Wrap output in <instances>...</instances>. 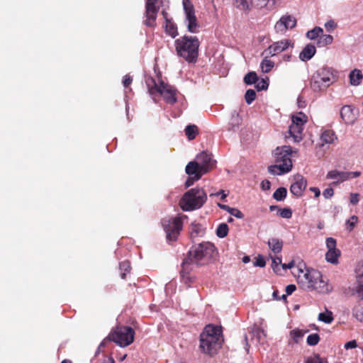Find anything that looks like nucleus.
Wrapping results in <instances>:
<instances>
[{
    "label": "nucleus",
    "instance_id": "f257e3e1",
    "mask_svg": "<svg viewBox=\"0 0 363 363\" xmlns=\"http://www.w3.org/2000/svg\"><path fill=\"white\" fill-rule=\"evenodd\" d=\"M216 252L214 245L209 242L194 246L189 251L182 263L183 270H193L195 267L207 264Z\"/></svg>",
    "mask_w": 363,
    "mask_h": 363
},
{
    "label": "nucleus",
    "instance_id": "f03ea898",
    "mask_svg": "<svg viewBox=\"0 0 363 363\" xmlns=\"http://www.w3.org/2000/svg\"><path fill=\"white\" fill-rule=\"evenodd\" d=\"M298 283L305 290H315L319 293L329 291L328 284L323 279L320 272L314 269H298Z\"/></svg>",
    "mask_w": 363,
    "mask_h": 363
},
{
    "label": "nucleus",
    "instance_id": "7ed1b4c3",
    "mask_svg": "<svg viewBox=\"0 0 363 363\" xmlns=\"http://www.w3.org/2000/svg\"><path fill=\"white\" fill-rule=\"evenodd\" d=\"M200 347L209 355H214L221 347L223 342L221 328L208 325L200 335Z\"/></svg>",
    "mask_w": 363,
    "mask_h": 363
},
{
    "label": "nucleus",
    "instance_id": "20e7f679",
    "mask_svg": "<svg viewBox=\"0 0 363 363\" xmlns=\"http://www.w3.org/2000/svg\"><path fill=\"white\" fill-rule=\"evenodd\" d=\"M200 43L197 37L184 35L175 40L177 55L188 62H196L199 55Z\"/></svg>",
    "mask_w": 363,
    "mask_h": 363
},
{
    "label": "nucleus",
    "instance_id": "39448f33",
    "mask_svg": "<svg viewBox=\"0 0 363 363\" xmlns=\"http://www.w3.org/2000/svg\"><path fill=\"white\" fill-rule=\"evenodd\" d=\"M336 79V72L333 68L323 67L313 74L310 86L315 92L323 91L333 84Z\"/></svg>",
    "mask_w": 363,
    "mask_h": 363
},
{
    "label": "nucleus",
    "instance_id": "423d86ee",
    "mask_svg": "<svg viewBox=\"0 0 363 363\" xmlns=\"http://www.w3.org/2000/svg\"><path fill=\"white\" fill-rule=\"evenodd\" d=\"M203 189L194 188L186 191L180 201V206L184 211L200 208L206 201Z\"/></svg>",
    "mask_w": 363,
    "mask_h": 363
},
{
    "label": "nucleus",
    "instance_id": "0eeeda50",
    "mask_svg": "<svg viewBox=\"0 0 363 363\" xmlns=\"http://www.w3.org/2000/svg\"><path fill=\"white\" fill-rule=\"evenodd\" d=\"M148 91L150 95L160 94L167 103L173 104L177 101L176 89L164 82H157L153 78H149L146 81Z\"/></svg>",
    "mask_w": 363,
    "mask_h": 363
},
{
    "label": "nucleus",
    "instance_id": "6e6552de",
    "mask_svg": "<svg viewBox=\"0 0 363 363\" xmlns=\"http://www.w3.org/2000/svg\"><path fill=\"white\" fill-rule=\"evenodd\" d=\"M134 336L135 331L131 327L120 326L116 328L109 337L120 347H125L133 342Z\"/></svg>",
    "mask_w": 363,
    "mask_h": 363
},
{
    "label": "nucleus",
    "instance_id": "1a4fd4ad",
    "mask_svg": "<svg viewBox=\"0 0 363 363\" xmlns=\"http://www.w3.org/2000/svg\"><path fill=\"white\" fill-rule=\"evenodd\" d=\"M162 225L169 242L177 240L182 228V222L179 217H167L162 220Z\"/></svg>",
    "mask_w": 363,
    "mask_h": 363
},
{
    "label": "nucleus",
    "instance_id": "9d476101",
    "mask_svg": "<svg viewBox=\"0 0 363 363\" xmlns=\"http://www.w3.org/2000/svg\"><path fill=\"white\" fill-rule=\"evenodd\" d=\"M182 4L185 13L184 22L186 25L188 31L191 33H198L199 26L197 18L195 15V11L192 3L190 0H183Z\"/></svg>",
    "mask_w": 363,
    "mask_h": 363
},
{
    "label": "nucleus",
    "instance_id": "9b49d317",
    "mask_svg": "<svg viewBox=\"0 0 363 363\" xmlns=\"http://www.w3.org/2000/svg\"><path fill=\"white\" fill-rule=\"evenodd\" d=\"M294 43L290 39H283L269 45L261 54L262 56L274 57L286 51L289 48H293Z\"/></svg>",
    "mask_w": 363,
    "mask_h": 363
},
{
    "label": "nucleus",
    "instance_id": "f8f14e48",
    "mask_svg": "<svg viewBox=\"0 0 363 363\" xmlns=\"http://www.w3.org/2000/svg\"><path fill=\"white\" fill-rule=\"evenodd\" d=\"M158 0H145V10L143 23L147 27H155L160 7L157 5Z\"/></svg>",
    "mask_w": 363,
    "mask_h": 363
},
{
    "label": "nucleus",
    "instance_id": "ddd939ff",
    "mask_svg": "<svg viewBox=\"0 0 363 363\" xmlns=\"http://www.w3.org/2000/svg\"><path fill=\"white\" fill-rule=\"evenodd\" d=\"M308 121V116L303 112H298L291 116V124L289 127V136H296L301 134L305 124Z\"/></svg>",
    "mask_w": 363,
    "mask_h": 363
},
{
    "label": "nucleus",
    "instance_id": "4468645a",
    "mask_svg": "<svg viewBox=\"0 0 363 363\" xmlns=\"http://www.w3.org/2000/svg\"><path fill=\"white\" fill-rule=\"evenodd\" d=\"M292 150L290 146H282L277 147L274 151V157L275 158V162L280 165L289 164L291 169H292L293 164L291 160V155Z\"/></svg>",
    "mask_w": 363,
    "mask_h": 363
},
{
    "label": "nucleus",
    "instance_id": "2eb2a0df",
    "mask_svg": "<svg viewBox=\"0 0 363 363\" xmlns=\"http://www.w3.org/2000/svg\"><path fill=\"white\" fill-rule=\"evenodd\" d=\"M296 18L290 14L283 15L274 25L277 33H284L289 29H293L296 26Z\"/></svg>",
    "mask_w": 363,
    "mask_h": 363
},
{
    "label": "nucleus",
    "instance_id": "dca6fc26",
    "mask_svg": "<svg viewBox=\"0 0 363 363\" xmlns=\"http://www.w3.org/2000/svg\"><path fill=\"white\" fill-rule=\"evenodd\" d=\"M196 162L201 169V174H206L211 169H212L216 165V161L213 160L211 155L206 153V152H202L196 157Z\"/></svg>",
    "mask_w": 363,
    "mask_h": 363
},
{
    "label": "nucleus",
    "instance_id": "f3484780",
    "mask_svg": "<svg viewBox=\"0 0 363 363\" xmlns=\"http://www.w3.org/2000/svg\"><path fill=\"white\" fill-rule=\"evenodd\" d=\"M296 179V182L291 185L290 191L294 196L300 197L306 188L307 182L301 175H298Z\"/></svg>",
    "mask_w": 363,
    "mask_h": 363
},
{
    "label": "nucleus",
    "instance_id": "a211bd4d",
    "mask_svg": "<svg viewBox=\"0 0 363 363\" xmlns=\"http://www.w3.org/2000/svg\"><path fill=\"white\" fill-rule=\"evenodd\" d=\"M281 0H251L252 9H266L268 11L273 10L276 8L277 5L279 4Z\"/></svg>",
    "mask_w": 363,
    "mask_h": 363
},
{
    "label": "nucleus",
    "instance_id": "6ab92c4d",
    "mask_svg": "<svg viewBox=\"0 0 363 363\" xmlns=\"http://www.w3.org/2000/svg\"><path fill=\"white\" fill-rule=\"evenodd\" d=\"M340 116L345 123H352L356 118L355 109L351 106H344L341 108Z\"/></svg>",
    "mask_w": 363,
    "mask_h": 363
},
{
    "label": "nucleus",
    "instance_id": "aec40b11",
    "mask_svg": "<svg viewBox=\"0 0 363 363\" xmlns=\"http://www.w3.org/2000/svg\"><path fill=\"white\" fill-rule=\"evenodd\" d=\"M186 173L189 176H194L196 180L201 179L204 174L201 173V169L196 161L189 162L185 168Z\"/></svg>",
    "mask_w": 363,
    "mask_h": 363
},
{
    "label": "nucleus",
    "instance_id": "412c9836",
    "mask_svg": "<svg viewBox=\"0 0 363 363\" xmlns=\"http://www.w3.org/2000/svg\"><path fill=\"white\" fill-rule=\"evenodd\" d=\"M348 172H342L337 170H331L328 172L326 178L330 179H336L333 184H337L348 180Z\"/></svg>",
    "mask_w": 363,
    "mask_h": 363
},
{
    "label": "nucleus",
    "instance_id": "4be33fe9",
    "mask_svg": "<svg viewBox=\"0 0 363 363\" xmlns=\"http://www.w3.org/2000/svg\"><path fill=\"white\" fill-rule=\"evenodd\" d=\"M315 47L312 44L306 45L299 54V59L303 62L310 60L315 54Z\"/></svg>",
    "mask_w": 363,
    "mask_h": 363
},
{
    "label": "nucleus",
    "instance_id": "5701e85b",
    "mask_svg": "<svg viewBox=\"0 0 363 363\" xmlns=\"http://www.w3.org/2000/svg\"><path fill=\"white\" fill-rule=\"evenodd\" d=\"M291 166L289 164L280 165L276 163L268 167V172L273 175H281L288 173L291 171Z\"/></svg>",
    "mask_w": 363,
    "mask_h": 363
},
{
    "label": "nucleus",
    "instance_id": "b1692460",
    "mask_svg": "<svg viewBox=\"0 0 363 363\" xmlns=\"http://www.w3.org/2000/svg\"><path fill=\"white\" fill-rule=\"evenodd\" d=\"M267 245L270 250L274 253H279L283 247V242L278 238H271L268 240Z\"/></svg>",
    "mask_w": 363,
    "mask_h": 363
},
{
    "label": "nucleus",
    "instance_id": "393cba45",
    "mask_svg": "<svg viewBox=\"0 0 363 363\" xmlns=\"http://www.w3.org/2000/svg\"><path fill=\"white\" fill-rule=\"evenodd\" d=\"M350 82L353 86L359 85L363 78L362 72L359 69H354L350 74Z\"/></svg>",
    "mask_w": 363,
    "mask_h": 363
},
{
    "label": "nucleus",
    "instance_id": "a878e982",
    "mask_svg": "<svg viewBox=\"0 0 363 363\" xmlns=\"http://www.w3.org/2000/svg\"><path fill=\"white\" fill-rule=\"evenodd\" d=\"M263 57H264V59L262 60V62L260 63V69L263 73H268L274 67V62L272 60L269 59L270 57H266V56H263Z\"/></svg>",
    "mask_w": 363,
    "mask_h": 363
},
{
    "label": "nucleus",
    "instance_id": "bb28decb",
    "mask_svg": "<svg viewBox=\"0 0 363 363\" xmlns=\"http://www.w3.org/2000/svg\"><path fill=\"white\" fill-rule=\"evenodd\" d=\"M205 233V228L199 223L191 224V235L192 238L203 236Z\"/></svg>",
    "mask_w": 363,
    "mask_h": 363
},
{
    "label": "nucleus",
    "instance_id": "cd10ccee",
    "mask_svg": "<svg viewBox=\"0 0 363 363\" xmlns=\"http://www.w3.org/2000/svg\"><path fill=\"white\" fill-rule=\"evenodd\" d=\"M235 6L240 10L249 12L252 9L251 0H234Z\"/></svg>",
    "mask_w": 363,
    "mask_h": 363
},
{
    "label": "nucleus",
    "instance_id": "c85d7f7f",
    "mask_svg": "<svg viewBox=\"0 0 363 363\" xmlns=\"http://www.w3.org/2000/svg\"><path fill=\"white\" fill-rule=\"evenodd\" d=\"M340 255V251L339 250H328L325 254V259L327 262L336 264L337 263V259Z\"/></svg>",
    "mask_w": 363,
    "mask_h": 363
},
{
    "label": "nucleus",
    "instance_id": "c756f323",
    "mask_svg": "<svg viewBox=\"0 0 363 363\" xmlns=\"http://www.w3.org/2000/svg\"><path fill=\"white\" fill-rule=\"evenodd\" d=\"M323 30L320 27L315 26L313 29L308 30L306 33V37L310 40H315L319 38L320 36L323 34Z\"/></svg>",
    "mask_w": 363,
    "mask_h": 363
},
{
    "label": "nucleus",
    "instance_id": "7c9ffc66",
    "mask_svg": "<svg viewBox=\"0 0 363 363\" xmlns=\"http://www.w3.org/2000/svg\"><path fill=\"white\" fill-rule=\"evenodd\" d=\"M186 136H195L196 135L204 134L203 132L201 131L199 128L194 124L188 125L184 129Z\"/></svg>",
    "mask_w": 363,
    "mask_h": 363
},
{
    "label": "nucleus",
    "instance_id": "2f4dec72",
    "mask_svg": "<svg viewBox=\"0 0 363 363\" xmlns=\"http://www.w3.org/2000/svg\"><path fill=\"white\" fill-rule=\"evenodd\" d=\"M333 138H316V140H313L311 143L315 145L316 148H322L325 145L333 143Z\"/></svg>",
    "mask_w": 363,
    "mask_h": 363
},
{
    "label": "nucleus",
    "instance_id": "473e14b6",
    "mask_svg": "<svg viewBox=\"0 0 363 363\" xmlns=\"http://www.w3.org/2000/svg\"><path fill=\"white\" fill-rule=\"evenodd\" d=\"M333 37L331 35L322 34L318 39V46L325 47L333 43Z\"/></svg>",
    "mask_w": 363,
    "mask_h": 363
},
{
    "label": "nucleus",
    "instance_id": "72a5a7b5",
    "mask_svg": "<svg viewBox=\"0 0 363 363\" xmlns=\"http://www.w3.org/2000/svg\"><path fill=\"white\" fill-rule=\"evenodd\" d=\"M352 315L359 322H363V304L356 305L352 310Z\"/></svg>",
    "mask_w": 363,
    "mask_h": 363
},
{
    "label": "nucleus",
    "instance_id": "f704fd0d",
    "mask_svg": "<svg viewBox=\"0 0 363 363\" xmlns=\"http://www.w3.org/2000/svg\"><path fill=\"white\" fill-rule=\"evenodd\" d=\"M286 189L285 187H279L274 192L273 198L278 201H281L284 200V199L286 197Z\"/></svg>",
    "mask_w": 363,
    "mask_h": 363
},
{
    "label": "nucleus",
    "instance_id": "c9c22d12",
    "mask_svg": "<svg viewBox=\"0 0 363 363\" xmlns=\"http://www.w3.org/2000/svg\"><path fill=\"white\" fill-rule=\"evenodd\" d=\"M228 230V225L226 223H220L216 229V235L220 238H223L227 236Z\"/></svg>",
    "mask_w": 363,
    "mask_h": 363
},
{
    "label": "nucleus",
    "instance_id": "e433bc0d",
    "mask_svg": "<svg viewBox=\"0 0 363 363\" xmlns=\"http://www.w3.org/2000/svg\"><path fill=\"white\" fill-rule=\"evenodd\" d=\"M333 313L328 310L325 313H320L318 315V320L325 323L329 324L333 322Z\"/></svg>",
    "mask_w": 363,
    "mask_h": 363
},
{
    "label": "nucleus",
    "instance_id": "4c0bfd02",
    "mask_svg": "<svg viewBox=\"0 0 363 363\" xmlns=\"http://www.w3.org/2000/svg\"><path fill=\"white\" fill-rule=\"evenodd\" d=\"M191 270H183V267H182L181 271V277L182 281L188 286H190V284L193 283L194 281V278L190 277L189 273Z\"/></svg>",
    "mask_w": 363,
    "mask_h": 363
},
{
    "label": "nucleus",
    "instance_id": "58836bf2",
    "mask_svg": "<svg viewBox=\"0 0 363 363\" xmlns=\"http://www.w3.org/2000/svg\"><path fill=\"white\" fill-rule=\"evenodd\" d=\"M258 77L255 72H248L244 77V82L247 85L255 84L257 82Z\"/></svg>",
    "mask_w": 363,
    "mask_h": 363
},
{
    "label": "nucleus",
    "instance_id": "ea45409f",
    "mask_svg": "<svg viewBox=\"0 0 363 363\" xmlns=\"http://www.w3.org/2000/svg\"><path fill=\"white\" fill-rule=\"evenodd\" d=\"M166 31L172 38H175L178 34L177 26L169 20H167Z\"/></svg>",
    "mask_w": 363,
    "mask_h": 363
},
{
    "label": "nucleus",
    "instance_id": "a19ab883",
    "mask_svg": "<svg viewBox=\"0 0 363 363\" xmlns=\"http://www.w3.org/2000/svg\"><path fill=\"white\" fill-rule=\"evenodd\" d=\"M305 363H328L325 358H322L318 354H315L309 357Z\"/></svg>",
    "mask_w": 363,
    "mask_h": 363
},
{
    "label": "nucleus",
    "instance_id": "79ce46f5",
    "mask_svg": "<svg viewBox=\"0 0 363 363\" xmlns=\"http://www.w3.org/2000/svg\"><path fill=\"white\" fill-rule=\"evenodd\" d=\"M120 270L121 271V277L122 279L125 278L126 272H129L130 269V264L128 261L122 262L119 266Z\"/></svg>",
    "mask_w": 363,
    "mask_h": 363
},
{
    "label": "nucleus",
    "instance_id": "37998d69",
    "mask_svg": "<svg viewBox=\"0 0 363 363\" xmlns=\"http://www.w3.org/2000/svg\"><path fill=\"white\" fill-rule=\"evenodd\" d=\"M319 341H320V337H319V335L317 333H313V334L309 335L307 337V340H306L307 344L310 346H315V345H318Z\"/></svg>",
    "mask_w": 363,
    "mask_h": 363
},
{
    "label": "nucleus",
    "instance_id": "c03bdc74",
    "mask_svg": "<svg viewBox=\"0 0 363 363\" xmlns=\"http://www.w3.org/2000/svg\"><path fill=\"white\" fill-rule=\"evenodd\" d=\"M256 98V92L253 89H247L245 94V99L246 103L250 105Z\"/></svg>",
    "mask_w": 363,
    "mask_h": 363
},
{
    "label": "nucleus",
    "instance_id": "a18cd8bd",
    "mask_svg": "<svg viewBox=\"0 0 363 363\" xmlns=\"http://www.w3.org/2000/svg\"><path fill=\"white\" fill-rule=\"evenodd\" d=\"M304 333L300 330H293L290 332V336L296 343H298L300 341Z\"/></svg>",
    "mask_w": 363,
    "mask_h": 363
},
{
    "label": "nucleus",
    "instance_id": "49530a36",
    "mask_svg": "<svg viewBox=\"0 0 363 363\" xmlns=\"http://www.w3.org/2000/svg\"><path fill=\"white\" fill-rule=\"evenodd\" d=\"M269 79L267 78L265 79H262V80L256 82L255 88L257 91L266 90L269 86Z\"/></svg>",
    "mask_w": 363,
    "mask_h": 363
},
{
    "label": "nucleus",
    "instance_id": "de8ad7c7",
    "mask_svg": "<svg viewBox=\"0 0 363 363\" xmlns=\"http://www.w3.org/2000/svg\"><path fill=\"white\" fill-rule=\"evenodd\" d=\"M278 213L283 218H291L292 216V211L290 208H280Z\"/></svg>",
    "mask_w": 363,
    "mask_h": 363
},
{
    "label": "nucleus",
    "instance_id": "09e8293b",
    "mask_svg": "<svg viewBox=\"0 0 363 363\" xmlns=\"http://www.w3.org/2000/svg\"><path fill=\"white\" fill-rule=\"evenodd\" d=\"M357 217L356 216H352L350 220H348L346 223L347 225V229L349 231H351L354 228L357 222Z\"/></svg>",
    "mask_w": 363,
    "mask_h": 363
},
{
    "label": "nucleus",
    "instance_id": "8fccbe9b",
    "mask_svg": "<svg viewBox=\"0 0 363 363\" xmlns=\"http://www.w3.org/2000/svg\"><path fill=\"white\" fill-rule=\"evenodd\" d=\"M262 335H264V331L259 328H255L252 331V339L254 340L255 337L257 342L261 340Z\"/></svg>",
    "mask_w": 363,
    "mask_h": 363
},
{
    "label": "nucleus",
    "instance_id": "3c124183",
    "mask_svg": "<svg viewBox=\"0 0 363 363\" xmlns=\"http://www.w3.org/2000/svg\"><path fill=\"white\" fill-rule=\"evenodd\" d=\"M326 246H327L328 250H337L336 240L333 238H328L326 239Z\"/></svg>",
    "mask_w": 363,
    "mask_h": 363
},
{
    "label": "nucleus",
    "instance_id": "603ef678",
    "mask_svg": "<svg viewBox=\"0 0 363 363\" xmlns=\"http://www.w3.org/2000/svg\"><path fill=\"white\" fill-rule=\"evenodd\" d=\"M228 213L237 218L242 219L244 218V214L239 209L231 207L230 211Z\"/></svg>",
    "mask_w": 363,
    "mask_h": 363
},
{
    "label": "nucleus",
    "instance_id": "864d4df0",
    "mask_svg": "<svg viewBox=\"0 0 363 363\" xmlns=\"http://www.w3.org/2000/svg\"><path fill=\"white\" fill-rule=\"evenodd\" d=\"M266 264V262L264 258L262 255H258L256 258L255 262H254L255 267H264Z\"/></svg>",
    "mask_w": 363,
    "mask_h": 363
},
{
    "label": "nucleus",
    "instance_id": "5fc2aeb1",
    "mask_svg": "<svg viewBox=\"0 0 363 363\" xmlns=\"http://www.w3.org/2000/svg\"><path fill=\"white\" fill-rule=\"evenodd\" d=\"M359 284L355 289V292L358 294V296L363 299V284L361 280L358 281Z\"/></svg>",
    "mask_w": 363,
    "mask_h": 363
},
{
    "label": "nucleus",
    "instance_id": "6e6d98bb",
    "mask_svg": "<svg viewBox=\"0 0 363 363\" xmlns=\"http://www.w3.org/2000/svg\"><path fill=\"white\" fill-rule=\"evenodd\" d=\"M336 26L337 25L333 20H329L325 23V28L328 31L333 30Z\"/></svg>",
    "mask_w": 363,
    "mask_h": 363
},
{
    "label": "nucleus",
    "instance_id": "4d7b16f0",
    "mask_svg": "<svg viewBox=\"0 0 363 363\" xmlns=\"http://www.w3.org/2000/svg\"><path fill=\"white\" fill-rule=\"evenodd\" d=\"M334 194V190L333 188H327L323 192V196L325 199H330Z\"/></svg>",
    "mask_w": 363,
    "mask_h": 363
},
{
    "label": "nucleus",
    "instance_id": "13d9d810",
    "mask_svg": "<svg viewBox=\"0 0 363 363\" xmlns=\"http://www.w3.org/2000/svg\"><path fill=\"white\" fill-rule=\"evenodd\" d=\"M133 79L130 76L126 74L123 77V84L124 87H128L132 83Z\"/></svg>",
    "mask_w": 363,
    "mask_h": 363
},
{
    "label": "nucleus",
    "instance_id": "bf43d9fd",
    "mask_svg": "<svg viewBox=\"0 0 363 363\" xmlns=\"http://www.w3.org/2000/svg\"><path fill=\"white\" fill-rule=\"evenodd\" d=\"M357 347V344L356 340L349 341V342H346L345 345V348L346 350L356 348Z\"/></svg>",
    "mask_w": 363,
    "mask_h": 363
},
{
    "label": "nucleus",
    "instance_id": "052dcab7",
    "mask_svg": "<svg viewBox=\"0 0 363 363\" xmlns=\"http://www.w3.org/2000/svg\"><path fill=\"white\" fill-rule=\"evenodd\" d=\"M359 195L358 194L352 193L350 194V203L352 205H356L359 202Z\"/></svg>",
    "mask_w": 363,
    "mask_h": 363
},
{
    "label": "nucleus",
    "instance_id": "680f3d73",
    "mask_svg": "<svg viewBox=\"0 0 363 363\" xmlns=\"http://www.w3.org/2000/svg\"><path fill=\"white\" fill-rule=\"evenodd\" d=\"M271 183L268 180H263L261 183V188L264 191H267L270 189Z\"/></svg>",
    "mask_w": 363,
    "mask_h": 363
},
{
    "label": "nucleus",
    "instance_id": "e2e57ef3",
    "mask_svg": "<svg viewBox=\"0 0 363 363\" xmlns=\"http://www.w3.org/2000/svg\"><path fill=\"white\" fill-rule=\"evenodd\" d=\"M282 263H281V257H275V258H273L272 259V268L273 267H276L277 266H279L281 265V266Z\"/></svg>",
    "mask_w": 363,
    "mask_h": 363
},
{
    "label": "nucleus",
    "instance_id": "0e129e2a",
    "mask_svg": "<svg viewBox=\"0 0 363 363\" xmlns=\"http://www.w3.org/2000/svg\"><path fill=\"white\" fill-rule=\"evenodd\" d=\"M296 287L294 284H289L286 287V295H291L295 290Z\"/></svg>",
    "mask_w": 363,
    "mask_h": 363
},
{
    "label": "nucleus",
    "instance_id": "69168bd1",
    "mask_svg": "<svg viewBox=\"0 0 363 363\" xmlns=\"http://www.w3.org/2000/svg\"><path fill=\"white\" fill-rule=\"evenodd\" d=\"M295 262L294 260L291 261L289 264H282L281 269L286 270L287 269H291L294 267Z\"/></svg>",
    "mask_w": 363,
    "mask_h": 363
},
{
    "label": "nucleus",
    "instance_id": "338daca9",
    "mask_svg": "<svg viewBox=\"0 0 363 363\" xmlns=\"http://www.w3.org/2000/svg\"><path fill=\"white\" fill-rule=\"evenodd\" d=\"M348 179L357 178L361 175V172L356 171V172H348Z\"/></svg>",
    "mask_w": 363,
    "mask_h": 363
},
{
    "label": "nucleus",
    "instance_id": "774afa93",
    "mask_svg": "<svg viewBox=\"0 0 363 363\" xmlns=\"http://www.w3.org/2000/svg\"><path fill=\"white\" fill-rule=\"evenodd\" d=\"M194 181L196 180L195 179V178H194V176H190V177H189L185 182L186 187H189L190 186H191L194 184Z\"/></svg>",
    "mask_w": 363,
    "mask_h": 363
}]
</instances>
